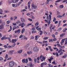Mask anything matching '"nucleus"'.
Wrapping results in <instances>:
<instances>
[{"mask_svg": "<svg viewBox=\"0 0 67 67\" xmlns=\"http://www.w3.org/2000/svg\"><path fill=\"white\" fill-rule=\"evenodd\" d=\"M22 62L23 63H28V59H24L22 60Z\"/></svg>", "mask_w": 67, "mask_h": 67, "instance_id": "obj_1", "label": "nucleus"}, {"mask_svg": "<svg viewBox=\"0 0 67 67\" xmlns=\"http://www.w3.org/2000/svg\"><path fill=\"white\" fill-rule=\"evenodd\" d=\"M14 63L13 62H10L9 63V66L10 67H13L14 66Z\"/></svg>", "mask_w": 67, "mask_h": 67, "instance_id": "obj_2", "label": "nucleus"}, {"mask_svg": "<svg viewBox=\"0 0 67 67\" xmlns=\"http://www.w3.org/2000/svg\"><path fill=\"white\" fill-rule=\"evenodd\" d=\"M38 50V48L37 47H35L33 48L34 52L35 53H37V52Z\"/></svg>", "mask_w": 67, "mask_h": 67, "instance_id": "obj_3", "label": "nucleus"}, {"mask_svg": "<svg viewBox=\"0 0 67 67\" xmlns=\"http://www.w3.org/2000/svg\"><path fill=\"white\" fill-rule=\"evenodd\" d=\"M30 3H31L30 1H29L28 3V7L29 9V11H31V9L30 8Z\"/></svg>", "mask_w": 67, "mask_h": 67, "instance_id": "obj_4", "label": "nucleus"}, {"mask_svg": "<svg viewBox=\"0 0 67 67\" xmlns=\"http://www.w3.org/2000/svg\"><path fill=\"white\" fill-rule=\"evenodd\" d=\"M41 58H42V59H43V60H45V59H46V58L44 57V56L41 55V56L40 57V59H41Z\"/></svg>", "mask_w": 67, "mask_h": 67, "instance_id": "obj_5", "label": "nucleus"}, {"mask_svg": "<svg viewBox=\"0 0 67 67\" xmlns=\"http://www.w3.org/2000/svg\"><path fill=\"white\" fill-rule=\"evenodd\" d=\"M17 41V39H12V43H15Z\"/></svg>", "mask_w": 67, "mask_h": 67, "instance_id": "obj_6", "label": "nucleus"}, {"mask_svg": "<svg viewBox=\"0 0 67 67\" xmlns=\"http://www.w3.org/2000/svg\"><path fill=\"white\" fill-rule=\"evenodd\" d=\"M31 7L32 8H34V9H36V8H37V6H36L34 5V4H32L31 5Z\"/></svg>", "mask_w": 67, "mask_h": 67, "instance_id": "obj_7", "label": "nucleus"}, {"mask_svg": "<svg viewBox=\"0 0 67 67\" xmlns=\"http://www.w3.org/2000/svg\"><path fill=\"white\" fill-rule=\"evenodd\" d=\"M14 52V50H10L9 51V54H10V55H12V54H13V53Z\"/></svg>", "mask_w": 67, "mask_h": 67, "instance_id": "obj_8", "label": "nucleus"}, {"mask_svg": "<svg viewBox=\"0 0 67 67\" xmlns=\"http://www.w3.org/2000/svg\"><path fill=\"white\" fill-rule=\"evenodd\" d=\"M20 31L21 30L20 29H18L17 30L15 31V33H18V34H19Z\"/></svg>", "mask_w": 67, "mask_h": 67, "instance_id": "obj_9", "label": "nucleus"}, {"mask_svg": "<svg viewBox=\"0 0 67 67\" xmlns=\"http://www.w3.org/2000/svg\"><path fill=\"white\" fill-rule=\"evenodd\" d=\"M24 24H25L24 23H22L19 25V26H21V27L22 28H23V27H24V26H23V25H24Z\"/></svg>", "mask_w": 67, "mask_h": 67, "instance_id": "obj_10", "label": "nucleus"}, {"mask_svg": "<svg viewBox=\"0 0 67 67\" xmlns=\"http://www.w3.org/2000/svg\"><path fill=\"white\" fill-rule=\"evenodd\" d=\"M12 1L13 3H16L18 1H19V0H12Z\"/></svg>", "mask_w": 67, "mask_h": 67, "instance_id": "obj_11", "label": "nucleus"}, {"mask_svg": "<svg viewBox=\"0 0 67 67\" xmlns=\"http://www.w3.org/2000/svg\"><path fill=\"white\" fill-rule=\"evenodd\" d=\"M4 28V25L3 24L0 27V29L2 30V29Z\"/></svg>", "mask_w": 67, "mask_h": 67, "instance_id": "obj_12", "label": "nucleus"}, {"mask_svg": "<svg viewBox=\"0 0 67 67\" xmlns=\"http://www.w3.org/2000/svg\"><path fill=\"white\" fill-rule=\"evenodd\" d=\"M65 35V33H63L62 34L60 35V37H63Z\"/></svg>", "mask_w": 67, "mask_h": 67, "instance_id": "obj_13", "label": "nucleus"}, {"mask_svg": "<svg viewBox=\"0 0 67 67\" xmlns=\"http://www.w3.org/2000/svg\"><path fill=\"white\" fill-rule=\"evenodd\" d=\"M65 15V13H64V14H63L62 16L60 15H58L57 16V17H64V16Z\"/></svg>", "mask_w": 67, "mask_h": 67, "instance_id": "obj_14", "label": "nucleus"}, {"mask_svg": "<svg viewBox=\"0 0 67 67\" xmlns=\"http://www.w3.org/2000/svg\"><path fill=\"white\" fill-rule=\"evenodd\" d=\"M29 67H33V64H32V62H30L29 63Z\"/></svg>", "mask_w": 67, "mask_h": 67, "instance_id": "obj_15", "label": "nucleus"}, {"mask_svg": "<svg viewBox=\"0 0 67 67\" xmlns=\"http://www.w3.org/2000/svg\"><path fill=\"white\" fill-rule=\"evenodd\" d=\"M29 61H30L31 62H33V60L32 59H31V58L30 57H28V58Z\"/></svg>", "mask_w": 67, "mask_h": 67, "instance_id": "obj_16", "label": "nucleus"}, {"mask_svg": "<svg viewBox=\"0 0 67 67\" xmlns=\"http://www.w3.org/2000/svg\"><path fill=\"white\" fill-rule=\"evenodd\" d=\"M27 54H28L29 55H30L31 54H32V51H30V52L29 51L27 52Z\"/></svg>", "mask_w": 67, "mask_h": 67, "instance_id": "obj_17", "label": "nucleus"}, {"mask_svg": "<svg viewBox=\"0 0 67 67\" xmlns=\"http://www.w3.org/2000/svg\"><path fill=\"white\" fill-rule=\"evenodd\" d=\"M47 19L49 21H51V17H47Z\"/></svg>", "mask_w": 67, "mask_h": 67, "instance_id": "obj_18", "label": "nucleus"}, {"mask_svg": "<svg viewBox=\"0 0 67 67\" xmlns=\"http://www.w3.org/2000/svg\"><path fill=\"white\" fill-rule=\"evenodd\" d=\"M52 59H54V58H53L52 57V56H51V57L50 58V59H48V61H51V60H52Z\"/></svg>", "mask_w": 67, "mask_h": 67, "instance_id": "obj_19", "label": "nucleus"}, {"mask_svg": "<svg viewBox=\"0 0 67 67\" xmlns=\"http://www.w3.org/2000/svg\"><path fill=\"white\" fill-rule=\"evenodd\" d=\"M21 21L23 23H24L25 22V20L24 18H22L21 19Z\"/></svg>", "mask_w": 67, "mask_h": 67, "instance_id": "obj_20", "label": "nucleus"}, {"mask_svg": "<svg viewBox=\"0 0 67 67\" xmlns=\"http://www.w3.org/2000/svg\"><path fill=\"white\" fill-rule=\"evenodd\" d=\"M8 38L5 37H3L1 38V40H5V39H7Z\"/></svg>", "mask_w": 67, "mask_h": 67, "instance_id": "obj_21", "label": "nucleus"}, {"mask_svg": "<svg viewBox=\"0 0 67 67\" xmlns=\"http://www.w3.org/2000/svg\"><path fill=\"white\" fill-rule=\"evenodd\" d=\"M24 31H25V29L24 28H23L21 31V33L23 34Z\"/></svg>", "mask_w": 67, "mask_h": 67, "instance_id": "obj_22", "label": "nucleus"}, {"mask_svg": "<svg viewBox=\"0 0 67 67\" xmlns=\"http://www.w3.org/2000/svg\"><path fill=\"white\" fill-rule=\"evenodd\" d=\"M54 49H55L56 51H57V52L58 51V49L56 47H54L53 48Z\"/></svg>", "mask_w": 67, "mask_h": 67, "instance_id": "obj_23", "label": "nucleus"}, {"mask_svg": "<svg viewBox=\"0 0 67 67\" xmlns=\"http://www.w3.org/2000/svg\"><path fill=\"white\" fill-rule=\"evenodd\" d=\"M22 50H19L18 51V53H19L20 54H21V53H22Z\"/></svg>", "mask_w": 67, "mask_h": 67, "instance_id": "obj_24", "label": "nucleus"}, {"mask_svg": "<svg viewBox=\"0 0 67 67\" xmlns=\"http://www.w3.org/2000/svg\"><path fill=\"white\" fill-rule=\"evenodd\" d=\"M59 7L61 8V9H62L64 8V5H61L59 6Z\"/></svg>", "mask_w": 67, "mask_h": 67, "instance_id": "obj_25", "label": "nucleus"}, {"mask_svg": "<svg viewBox=\"0 0 67 67\" xmlns=\"http://www.w3.org/2000/svg\"><path fill=\"white\" fill-rule=\"evenodd\" d=\"M66 54H65L63 56H62L61 57V58H65V57H66Z\"/></svg>", "mask_w": 67, "mask_h": 67, "instance_id": "obj_26", "label": "nucleus"}, {"mask_svg": "<svg viewBox=\"0 0 67 67\" xmlns=\"http://www.w3.org/2000/svg\"><path fill=\"white\" fill-rule=\"evenodd\" d=\"M39 24V23L38 22H37L35 24V26H37V25H38V24Z\"/></svg>", "mask_w": 67, "mask_h": 67, "instance_id": "obj_27", "label": "nucleus"}, {"mask_svg": "<svg viewBox=\"0 0 67 67\" xmlns=\"http://www.w3.org/2000/svg\"><path fill=\"white\" fill-rule=\"evenodd\" d=\"M20 5V3H16V7H18L19 5Z\"/></svg>", "mask_w": 67, "mask_h": 67, "instance_id": "obj_28", "label": "nucleus"}, {"mask_svg": "<svg viewBox=\"0 0 67 67\" xmlns=\"http://www.w3.org/2000/svg\"><path fill=\"white\" fill-rule=\"evenodd\" d=\"M23 38H24V40H27V38L26 37H25V36H23Z\"/></svg>", "mask_w": 67, "mask_h": 67, "instance_id": "obj_29", "label": "nucleus"}, {"mask_svg": "<svg viewBox=\"0 0 67 67\" xmlns=\"http://www.w3.org/2000/svg\"><path fill=\"white\" fill-rule=\"evenodd\" d=\"M65 41V39H62L61 41V44H63V43L64 42V41Z\"/></svg>", "mask_w": 67, "mask_h": 67, "instance_id": "obj_30", "label": "nucleus"}, {"mask_svg": "<svg viewBox=\"0 0 67 67\" xmlns=\"http://www.w3.org/2000/svg\"><path fill=\"white\" fill-rule=\"evenodd\" d=\"M8 58V54H7L6 55L5 57V59H7V58Z\"/></svg>", "mask_w": 67, "mask_h": 67, "instance_id": "obj_31", "label": "nucleus"}, {"mask_svg": "<svg viewBox=\"0 0 67 67\" xmlns=\"http://www.w3.org/2000/svg\"><path fill=\"white\" fill-rule=\"evenodd\" d=\"M49 42L50 43H52L53 42V39H50L49 40Z\"/></svg>", "mask_w": 67, "mask_h": 67, "instance_id": "obj_32", "label": "nucleus"}, {"mask_svg": "<svg viewBox=\"0 0 67 67\" xmlns=\"http://www.w3.org/2000/svg\"><path fill=\"white\" fill-rule=\"evenodd\" d=\"M57 45L58 47H60L61 48H62V46H60V45L59 44H57Z\"/></svg>", "mask_w": 67, "mask_h": 67, "instance_id": "obj_33", "label": "nucleus"}, {"mask_svg": "<svg viewBox=\"0 0 67 67\" xmlns=\"http://www.w3.org/2000/svg\"><path fill=\"white\" fill-rule=\"evenodd\" d=\"M62 27L59 28L58 30V31H59V32L60 31L62 30Z\"/></svg>", "mask_w": 67, "mask_h": 67, "instance_id": "obj_34", "label": "nucleus"}, {"mask_svg": "<svg viewBox=\"0 0 67 67\" xmlns=\"http://www.w3.org/2000/svg\"><path fill=\"white\" fill-rule=\"evenodd\" d=\"M48 38V37H45L43 38L44 40H47Z\"/></svg>", "mask_w": 67, "mask_h": 67, "instance_id": "obj_35", "label": "nucleus"}, {"mask_svg": "<svg viewBox=\"0 0 67 67\" xmlns=\"http://www.w3.org/2000/svg\"><path fill=\"white\" fill-rule=\"evenodd\" d=\"M31 33H36V31H31Z\"/></svg>", "mask_w": 67, "mask_h": 67, "instance_id": "obj_36", "label": "nucleus"}, {"mask_svg": "<svg viewBox=\"0 0 67 67\" xmlns=\"http://www.w3.org/2000/svg\"><path fill=\"white\" fill-rule=\"evenodd\" d=\"M40 32H41L40 33V35H41L42 34H43V31L40 30Z\"/></svg>", "mask_w": 67, "mask_h": 67, "instance_id": "obj_37", "label": "nucleus"}, {"mask_svg": "<svg viewBox=\"0 0 67 67\" xmlns=\"http://www.w3.org/2000/svg\"><path fill=\"white\" fill-rule=\"evenodd\" d=\"M26 11V10L25 9H24L23 10H21V12H24V11Z\"/></svg>", "mask_w": 67, "mask_h": 67, "instance_id": "obj_38", "label": "nucleus"}, {"mask_svg": "<svg viewBox=\"0 0 67 67\" xmlns=\"http://www.w3.org/2000/svg\"><path fill=\"white\" fill-rule=\"evenodd\" d=\"M48 42L47 41H43V43H47Z\"/></svg>", "mask_w": 67, "mask_h": 67, "instance_id": "obj_39", "label": "nucleus"}, {"mask_svg": "<svg viewBox=\"0 0 67 67\" xmlns=\"http://www.w3.org/2000/svg\"><path fill=\"white\" fill-rule=\"evenodd\" d=\"M52 64H54V65H56V62H55V61H53L52 62Z\"/></svg>", "mask_w": 67, "mask_h": 67, "instance_id": "obj_40", "label": "nucleus"}, {"mask_svg": "<svg viewBox=\"0 0 67 67\" xmlns=\"http://www.w3.org/2000/svg\"><path fill=\"white\" fill-rule=\"evenodd\" d=\"M66 30H67V29H66V28H65V29H64V30H63V32H66Z\"/></svg>", "mask_w": 67, "mask_h": 67, "instance_id": "obj_41", "label": "nucleus"}, {"mask_svg": "<svg viewBox=\"0 0 67 67\" xmlns=\"http://www.w3.org/2000/svg\"><path fill=\"white\" fill-rule=\"evenodd\" d=\"M35 40H37V36H35Z\"/></svg>", "mask_w": 67, "mask_h": 67, "instance_id": "obj_42", "label": "nucleus"}, {"mask_svg": "<svg viewBox=\"0 0 67 67\" xmlns=\"http://www.w3.org/2000/svg\"><path fill=\"white\" fill-rule=\"evenodd\" d=\"M43 65H44L42 63L41 64V67H43Z\"/></svg>", "mask_w": 67, "mask_h": 67, "instance_id": "obj_43", "label": "nucleus"}, {"mask_svg": "<svg viewBox=\"0 0 67 67\" xmlns=\"http://www.w3.org/2000/svg\"><path fill=\"white\" fill-rule=\"evenodd\" d=\"M16 23L17 24H18L19 23H20V21H19V20H18L16 22Z\"/></svg>", "mask_w": 67, "mask_h": 67, "instance_id": "obj_44", "label": "nucleus"}, {"mask_svg": "<svg viewBox=\"0 0 67 67\" xmlns=\"http://www.w3.org/2000/svg\"><path fill=\"white\" fill-rule=\"evenodd\" d=\"M55 21H56V18H54L53 19V22H55Z\"/></svg>", "mask_w": 67, "mask_h": 67, "instance_id": "obj_45", "label": "nucleus"}, {"mask_svg": "<svg viewBox=\"0 0 67 67\" xmlns=\"http://www.w3.org/2000/svg\"><path fill=\"white\" fill-rule=\"evenodd\" d=\"M22 37H23V36L22 35H21L20 36L19 38H22Z\"/></svg>", "mask_w": 67, "mask_h": 67, "instance_id": "obj_46", "label": "nucleus"}, {"mask_svg": "<svg viewBox=\"0 0 67 67\" xmlns=\"http://www.w3.org/2000/svg\"><path fill=\"white\" fill-rule=\"evenodd\" d=\"M52 36L54 38H55V36L54 34L52 35Z\"/></svg>", "mask_w": 67, "mask_h": 67, "instance_id": "obj_47", "label": "nucleus"}, {"mask_svg": "<svg viewBox=\"0 0 67 67\" xmlns=\"http://www.w3.org/2000/svg\"><path fill=\"white\" fill-rule=\"evenodd\" d=\"M67 0H64L62 2V3H65L66 2Z\"/></svg>", "mask_w": 67, "mask_h": 67, "instance_id": "obj_48", "label": "nucleus"}, {"mask_svg": "<svg viewBox=\"0 0 67 67\" xmlns=\"http://www.w3.org/2000/svg\"><path fill=\"white\" fill-rule=\"evenodd\" d=\"M56 55L57 57H58L59 56L58 53V52H57L56 53Z\"/></svg>", "mask_w": 67, "mask_h": 67, "instance_id": "obj_49", "label": "nucleus"}, {"mask_svg": "<svg viewBox=\"0 0 67 67\" xmlns=\"http://www.w3.org/2000/svg\"><path fill=\"white\" fill-rule=\"evenodd\" d=\"M10 22L9 21H7V24H9L10 23Z\"/></svg>", "mask_w": 67, "mask_h": 67, "instance_id": "obj_50", "label": "nucleus"}, {"mask_svg": "<svg viewBox=\"0 0 67 67\" xmlns=\"http://www.w3.org/2000/svg\"><path fill=\"white\" fill-rule=\"evenodd\" d=\"M50 1H52V0H47L46 2H47V3H48V2H49Z\"/></svg>", "mask_w": 67, "mask_h": 67, "instance_id": "obj_51", "label": "nucleus"}, {"mask_svg": "<svg viewBox=\"0 0 67 67\" xmlns=\"http://www.w3.org/2000/svg\"><path fill=\"white\" fill-rule=\"evenodd\" d=\"M60 1H61V0H57L55 2L56 3H57V2H60Z\"/></svg>", "mask_w": 67, "mask_h": 67, "instance_id": "obj_52", "label": "nucleus"}, {"mask_svg": "<svg viewBox=\"0 0 67 67\" xmlns=\"http://www.w3.org/2000/svg\"><path fill=\"white\" fill-rule=\"evenodd\" d=\"M63 52H61L60 53L59 55H62L63 54Z\"/></svg>", "mask_w": 67, "mask_h": 67, "instance_id": "obj_53", "label": "nucleus"}, {"mask_svg": "<svg viewBox=\"0 0 67 67\" xmlns=\"http://www.w3.org/2000/svg\"><path fill=\"white\" fill-rule=\"evenodd\" d=\"M24 56V57H26V56H27V54H26V53H25L23 55Z\"/></svg>", "mask_w": 67, "mask_h": 67, "instance_id": "obj_54", "label": "nucleus"}, {"mask_svg": "<svg viewBox=\"0 0 67 67\" xmlns=\"http://www.w3.org/2000/svg\"><path fill=\"white\" fill-rule=\"evenodd\" d=\"M65 45H67V40H66L65 41Z\"/></svg>", "mask_w": 67, "mask_h": 67, "instance_id": "obj_55", "label": "nucleus"}, {"mask_svg": "<svg viewBox=\"0 0 67 67\" xmlns=\"http://www.w3.org/2000/svg\"><path fill=\"white\" fill-rule=\"evenodd\" d=\"M51 23V21H49L48 22V25L49 26L50 24Z\"/></svg>", "mask_w": 67, "mask_h": 67, "instance_id": "obj_56", "label": "nucleus"}, {"mask_svg": "<svg viewBox=\"0 0 67 67\" xmlns=\"http://www.w3.org/2000/svg\"><path fill=\"white\" fill-rule=\"evenodd\" d=\"M45 15H46L47 16V17H48V13H45Z\"/></svg>", "mask_w": 67, "mask_h": 67, "instance_id": "obj_57", "label": "nucleus"}, {"mask_svg": "<svg viewBox=\"0 0 67 67\" xmlns=\"http://www.w3.org/2000/svg\"><path fill=\"white\" fill-rule=\"evenodd\" d=\"M60 14V13L58 11H57V14L58 15H59Z\"/></svg>", "mask_w": 67, "mask_h": 67, "instance_id": "obj_58", "label": "nucleus"}, {"mask_svg": "<svg viewBox=\"0 0 67 67\" xmlns=\"http://www.w3.org/2000/svg\"><path fill=\"white\" fill-rule=\"evenodd\" d=\"M34 60L35 62V63H36V59L35 58L34 59Z\"/></svg>", "mask_w": 67, "mask_h": 67, "instance_id": "obj_59", "label": "nucleus"}, {"mask_svg": "<svg viewBox=\"0 0 67 67\" xmlns=\"http://www.w3.org/2000/svg\"><path fill=\"white\" fill-rule=\"evenodd\" d=\"M53 41H57V39L56 38H55L53 39Z\"/></svg>", "mask_w": 67, "mask_h": 67, "instance_id": "obj_60", "label": "nucleus"}, {"mask_svg": "<svg viewBox=\"0 0 67 67\" xmlns=\"http://www.w3.org/2000/svg\"><path fill=\"white\" fill-rule=\"evenodd\" d=\"M12 5L13 7H15V4H12Z\"/></svg>", "mask_w": 67, "mask_h": 67, "instance_id": "obj_61", "label": "nucleus"}, {"mask_svg": "<svg viewBox=\"0 0 67 67\" xmlns=\"http://www.w3.org/2000/svg\"><path fill=\"white\" fill-rule=\"evenodd\" d=\"M28 20H29L30 21H32V19L30 18H28Z\"/></svg>", "mask_w": 67, "mask_h": 67, "instance_id": "obj_62", "label": "nucleus"}, {"mask_svg": "<svg viewBox=\"0 0 67 67\" xmlns=\"http://www.w3.org/2000/svg\"><path fill=\"white\" fill-rule=\"evenodd\" d=\"M44 34H45V35H46V34H47V32H46V31H44Z\"/></svg>", "mask_w": 67, "mask_h": 67, "instance_id": "obj_63", "label": "nucleus"}, {"mask_svg": "<svg viewBox=\"0 0 67 67\" xmlns=\"http://www.w3.org/2000/svg\"><path fill=\"white\" fill-rule=\"evenodd\" d=\"M43 64L44 65H46L47 63L46 62H44V63H43Z\"/></svg>", "mask_w": 67, "mask_h": 67, "instance_id": "obj_64", "label": "nucleus"}]
</instances>
